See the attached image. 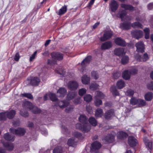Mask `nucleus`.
I'll use <instances>...</instances> for the list:
<instances>
[{"instance_id":"6","label":"nucleus","mask_w":153,"mask_h":153,"mask_svg":"<svg viewBox=\"0 0 153 153\" xmlns=\"http://www.w3.org/2000/svg\"><path fill=\"white\" fill-rule=\"evenodd\" d=\"M112 35V32L111 31H106L104 33L102 36L100 38V40L102 42L105 41L109 39Z\"/></svg>"},{"instance_id":"54","label":"nucleus","mask_w":153,"mask_h":153,"mask_svg":"<svg viewBox=\"0 0 153 153\" xmlns=\"http://www.w3.org/2000/svg\"><path fill=\"white\" fill-rule=\"evenodd\" d=\"M102 100L97 98H95V100L94 101L95 105L96 106H99L102 104Z\"/></svg>"},{"instance_id":"1","label":"nucleus","mask_w":153,"mask_h":153,"mask_svg":"<svg viewBox=\"0 0 153 153\" xmlns=\"http://www.w3.org/2000/svg\"><path fill=\"white\" fill-rule=\"evenodd\" d=\"M16 114V111L14 110L10 111L2 112L0 113V121L5 120L7 118L9 119H12Z\"/></svg>"},{"instance_id":"26","label":"nucleus","mask_w":153,"mask_h":153,"mask_svg":"<svg viewBox=\"0 0 153 153\" xmlns=\"http://www.w3.org/2000/svg\"><path fill=\"white\" fill-rule=\"evenodd\" d=\"M4 139L7 140L13 141L14 140V136L10 135L8 133L4 134Z\"/></svg>"},{"instance_id":"50","label":"nucleus","mask_w":153,"mask_h":153,"mask_svg":"<svg viewBox=\"0 0 153 153\" xmlns=\"http://www.w3.org/2000/svg\"><path fill=\"white\" fill-rule=\"evenodd\" d=\"M149 28H146L144 29V31L145 33V38L148 39L149 38Z\"/></svg>"},{"instance_id":"19","label":"nucleus","mask_w":153,"mask_h":153,"mask_svg":"<svg viewBox=\"0 0 153 153\" xmlns=\"http://www.w3.org/2000/svg\"><path fill=\"white\" fill-rule=\"evenodd\" d=\"M58 105L62 109H63L69 105V102L66 101H61L58 102Z\"/></svg>"},{"instance_id":"49","label":"nucleus","mask_w":153,"mask_h":153,"mask_svg":"<svg viewBox=\"0 0 153 153\" xmlns=\"http://www.w3.org/2000/svg\"><path fill=\"white\" fill-rule=\"evenodd\" d=\"M91 76L94 79H97L99 77V75L97 72L93 71L91 73Z\"/></svg>"},{"instance_id":"13","label":"nucleus","mask_w":153,"mask_h":153,"mask_svg":"<svg viewBox=\"0 0 153 153\" xmlns=\"http://www.w3.org/2000/svg\"><path fill=\"white\" fill-rule=\"evenodd\" d=\"M110 5L111 10L112 12H115L118 9V3L117 1L114 0H112L111 1Z\"/></svg>"},{"instance_id":"11","label":"nucleus","mask_w":153,"mask_h":153,"mask_svg":"<svg viewBox=\"0 0 153 153\" xmlns=\"http://www.w3.org/2000/svg\"><path fill=\"white\" fill-rule=\"evenodd\" d=\"M135 46L137 51L138 52L143 53L144 51V45L142 42H140L136 44Z\"/></svg>"},{"instance_id":"5","label":"nucleus","mask_w":153,"mask_h":153,"mask_svg":"<svg viewBox=\"0 0 153 153\" xmlns=\"http://www.w3.org/2000/svg\"><path fill=\"white\" fill-rule=\"evenodd\" d=\"M127 14L125 10L121 11L120 10L118 14L116 15L117 17L118 16V15H119L120 18L121 19L122 21H124L125 20H130L131 19V18L128 17V16H126Z\"/></svg>"},{"instance_id":"18","label":"nucleus","mask_w":153,"mask_h":153,"mask_svg":"<svg viewBox=\"0 0 153 153\" xmlns=\"http://www.w3.org/2000/svg\"><path fill=\"white\" fill-rule=\"evenodd\" d=\"M135 59L139 61H145L148 59V56L147 54H144L142 57L139 55H137L135 56Z\"/></svg>"},{"instance_id":"58","label":"nucleus","mask_w":153,"mask_h":153,"mask_svg":"<svg viewBox=\"0 0 153 153\" xmlns=\"http://www.w3.org/2000/svg\"><path fill=\"white\" fill-rule=\"evenodd\" d=\"M55 71L56 72L62 76H63L65 74V71L62 69H59V70H57V69H56Z\"/></svg>"},{"instance_id":"7","label":"nucleus","mask_w":153,"mask_h":153,"mask_svg":"<svg viewBox=\"0 0 153 153\" xmlns=\"http://www.w3.org/2000/svg\"><path fill=\"white\" fill-rule=\"evenodd\" d=\"M51 58L55 59L56 61L62 60L63 58V54L59 52H53L51 53Z\"/></svg>"},{"instance_id":"37","label":"nucleus","mask_w":153,"mask_h":153,"mask_svg":"<svg viewBox=\"0 0 153 153\" xmlns=\"http://www.w3.org/2000/svg\"><path fill=\"white\" fill-rule=\"evenodd\" d=\"M143 140L146 145L148 146L149 149H151L152 148V142L149 141L146 137H144Z\"/></svg>"},{"instance_id":"36","label":"nucleus","mask_w":153,"mask_h":153,"mask_svg":"<svg viewBox=\"0 0 153 153\" xmlns=\"http://www.w3.org/2000/svg\"><path fill=\"white\" fill-rule=\"evenodd\" d=\"M3 145L7 150L9 151L12 150L13 148V144L12 143H4L3 144Z\"/></svg>"},{"instance_id":"57","label":"nucleus","mask_w":153,"mask_h":153,"mask_svg":"<svg viewBox=\"0 0 153 153\" xmlns=\"http://www.w3.org/2000/svg\"><path fill=\"white\" fill-rule=\"evenodd\" d=\"M73 136L76 138L81 139L82 138V135L81 134L77 132H74L73 134Z\"/></svg>"},{"instance_id":"63","label":"nucleus","mask_w":153,"mask_h":153,"mask_svg":"<svg viewBox=\"0 0 153 153\" xmlns=\"http://www.w3.org/2000/svg\"><path fill=\"white\" fill-rule=\"evenodd\" d=\"M148 88L150 90H153V82H149L147 85Z\"/></svg>"},{"instance_id":"51","label":"nucleus","mask_w":153,"mask_h":153,"mask_svg":"<svg viewBox=\"0 0 153 153\" xmlns=\"http://www.w3.org/2000/svg\"><path fill=\"white\" fill-rule=\"evenodd\" d=\"M84 100L87 102H90L92 100V97L90 94H87L84 97Z\"/></svg>"},{"instance_id":"23","label":"nucleus","mask_w":153,"mask_h":153,"mask_svg":"<svg viewBox=\"0 0 153 153\" xmlns=\"http://www.w3.org/2000/svg\"><path fill=\"white\" fill-rule=\"evenodd\" d=\"M77 140L74 138H71L69 139L68 141V144L70 146L74 147L76 144Z\"/></svg>"},{"instance_id":"3","label":"nucleus","mask_w":153,"mask_h":153,"mask_svg":"<svg viewBox=\"0 0 153 153\" xmlns=\"http://www.w3.org/2000/svg\"><path fill=\"white\" fill-rule=\"evenodd\" d=\"M10 131L12 133L19 136L24 135L26 132V130L25 128H18L17 129L10 128Z\"/></svg>"},{"instance_id":"30","label":"nucleus","mask_w":153,"mask_h":153,"mask_svg":"<svg viewBox=\"0 0 153 153\" xmlns=\"http://www.w3.org/2000/svg\"><path fill=\"white\" fill-rule=\"evenodd\" d=\"M130 76L131 75L128 71L126 70L123 72L122 77L124 79L126 80L128 79H130Z\"/></svg>"},{"instance_id":"53","label":"nucleus","mask_w":153,"mask_h":153,"mask_svg":"<svg viewBox=\"0 0 153 153\" xmlns=\"http://www.w3.org/2000/svg\"><path fill=\"white\" fill-rule=\"evenodd\" d=\"M99 86V85L96 83L91 84L90 86V88L92 90H95L97 89Z\"/></svg>"},{"instance_id":"48","label":"nucleus","mask_w":153,"mask_h":153,"mask_svg":"<svg viewBox=\"0 0 153 153\" xmlns=\"http://www.w3.org/2000/svg\"><path fill=\"white\" fill-rule=\"evenodd\" d=\"M21 96L25 97L30 99H32L33 98V95L30 93H25L22 94H21Z\"/></svg>"},{"instance_id":"12","label":"nucleus","mask_w":153,"mask_h":153,"mask_svg":"<svg viewBox=\"0 0 153 153\" xmlns=\"http://www.w3.org/2000/svg\"><path fill=\"white\" fill-rule=\"evenodd\" d=\"M114 116V111L113 109L107 110L105 113L104 116L105 119H110Z\"/></svg>"},{"instance_id":"38","label":"nucleus","mask_w":153,"mask_h":153,"mask_svg":"<svg viewBox=\"0 0 153 153\" xmlns=\"http://www.w3.org/2000/svg\"><path fill=\"white\" fill-rule=\"evenodd\" d=\"M139 107H141L146 105V101L141 99H138L137 103V104Z\"/></svg>"},{"instance_id":"45","label":"nucleus","mask_w":153,"mask_h":153,"mask_svg":"<svg viewBox=\"0 0 153 153\" xmlns=\"http://www.w3.org/2000/svg\"><path fill=\"white\" fill-rule=\"evenodd\" d=\"M89 122L93 126H95L97 124V122L96 119L93 117H91L89 119Z\"/></svg>"},{"instance_id":"60","label":"nucleus","mask_w":153,"mask_h":153,"mask_svg":"<svg viewBox=\"0 0 153 153\" xmlns=\"http://www.w3.org/2000/svg\"><path fill=\"white\" fill-rule=\"evenodd\" d=\"M20 114L22 116L25 117H27L29 115L27 111H24V110L21 111Z\"/></svg>"},{"instance_id":"28","label":"nucleus","mask_w":153,"mask_h":153,"mask_svg":"<svg viewBox=\"0 0 153 153\" xmlns=\"http://www.w3.org/2000/svg\"><path fill=\"white\" fill-rule=\"evenodd\" d=\"M153 97V95L152 92H148L145 95V99L148 101H150L152 100Z\"/></svg>"},{"instance_id":"27","label":"nucleus","mask_w":153,"mask_h":153,"mask_svg":"<svg viewBox=\"0 0 153 153\" xmlns=\"http://www.w3.org/2000/svg\"><path fill=\"white\" fill-rule=\"evenodd\" d=\"M82 82L83 84L85 85H87L90 83V77L86 75H84L82 77Z\"/></svg>"},{"instance_id":"33","label":"nucleus","mask_w":153,"mask_h":153,"mask_svg":"<svg viewBox=\"0 0 153 153\" xmlns=\"http://www.w3.org/2000/svg\"><path fill=\"white\" fill-rule=\"evenodd\" d=\"M79 121L83 124H88L86 117L84 114L81 115L79 118Z\"/></svg>"},{"instance_id":"25","label":"nucleus","mask_w":153,"mask_h":153,"mask_svg":"<svg viewBox=\"0 0 153 153\" xmlns=\"http://www.w3.org/2000/svg\"><path fill=\"white\" fill-rule=\"evenodd\" d=\"M91 56H87L82 62L81 63L82 66L83 67H84L85 66L89 63L90 62L91 60Z\"/></svg>"},{"instance_id":"10","label":"nucleus","mask_w":153,"mask_h":153,"mask_svg":"<svg viewBox=\"0 0 153 153\" xmlns=\"http://www.w3.org/2000/svg\"><path fill=\"white\" fill-rule=\"evenodd\" d=\"M131 34L134 37L138 39L142 37L143 32L140 30H135L132 32Z\"/></svg>"},{"instance_id":"40","label":"nucleus","mask_w":153,"mask_h":153,"mask_svg":"<svg viewBox=\"0 0 153 153\" xmlns=\"http://www.w3.org/2000/svg\"><path fill=\"white\" fill-rule=\"evenodd\" d=\"M76 93L74 92H70L68 94L67 96V99L68 100H71L74 98L76 95Z\"/></svg>"},{"instance_id":"35","label":"nucleus","mask_w":153,"mask_h":153,"mask_svg":"<svg viewBox=\"0 0 153 153\" xmlns=\"http://www.w3.org/2000/svg\"><path fill=\"white\" fill-rule=\"evenodd\" d=\"M67 6H64L60 9L58 12L57 14L59 15H61L64 14L67 11Z\"/></svg>"},{"instance_id":"61","label":"nucleus","mask_w":153,"mask_h":153,"mask_svg":"<svg viewBox=\"0 0 153 153\" xmlns=\"http://www.w3.org/2000/svg\"><path fill=\"white\" fill-rule=\"evenodd\" d=\"M68 107H67L65 109V111L66 113H68L71 111L73 110L74 107L73 105H68Z\"/></svg>"},{"instance_id":"43","label":"nucleus","mask_w":153,"mask_h":153,"mask_svg":"<svg viewBox=\"0 0 153 153\" xmlns=\"http://www.w3.org/2000/svg\"><path fill=\"white\" fill-rule=\"evenodd\" d=\"M63 150L62 147L58 146L53 150V153H62Z\"/></svg>"},{"instance_id":"31","label":"nucleus","mask_w":153,"mask_h":153,"mask_svg":"<svg viewBox=\"0 0 153 153\" xmlns=\"http://www.w3.org/2000/svg\"><path fill=\"white\" fill-rule=\"evenodd\" d=\"M103 114L102 110L101 108H98L95 111V116L96 117H100L102 116Z\"/></svg>"},{"instance_id":"44","label":"nucleus","mask_w":153,"mask_h":153,"mask_svg":"<svg viewBox=\"0 0 153 153\" xmlns=\"http://www.w3.org/2000/svg\"><path fill=\"white\" fill-rule=\"evenodd\" d=\"M110 91L113 95L116 96L119 95V93L115 86H112L111 88Z\"/></svg>"},{"instance_id":"34","label":"nucleus","mask_w":153,"mask_h":153,"mask_svg":"<svg viewBox=\"0 0 153 153\" xmlns=\"http://www.w3.org/2000/svg\"><path fill=\"white\" fill-rule=\"evenodd\" d=\"M125 84L124 81L120 80L118 81L117 83V88L119 89L123 88L125 86Z\"/></svg>"},{"instance_id":"22","label":"nucleus","mask_w":153,"mask_h":153,"mask_svg":"<svg viewBox=\"0 0 153 153\" xmlns=\"http://www.w3.org/2000/svg\"><path fill=\"white\" fill-rule=\"evenodd\" d=\"M23 106L24 108L29 109L31 110L33 105V104L28 101H25L23 104Z\"/></svg>"},{"instance_id":"21","label":"nucleus","mask_w":153,"mask_h":153,"mask_svg":"<svg viewBox=\"0 0 153 153\" xmlns=\"http://www.w3.org/2000/svg\"><path fill=\"white\" fill-rule=\"evenodd\" d=\"M114 52L115 54L120 56L124 54V51L123 48H118L114 50Z\"/></svg>"},{"instance_id":"9","label":"nucleus","mask_w":153,"mask_h":153,"mask_svg":"<svg viewBox=\"0 0 153 153\" xmlns=\"http://www.w3.org/2000/svg\"><path fill=\"white\" fill-rule=\"evenodd\" d=\"M114 139V136L112 134L107 135L103 139V141L105 143L113 142Z\"/></svg>"},{"instance_id":"47","label":"nucleus","mask_w":153,"mask_h":153,"mask_svg":"<svg viewBox=\"0 0 153 153\" xmlns=\"http://www.w3.org/2000/svg\"><path fill=\"white\" fill-rule=\"evenodd\" d=\"M48 96L51 100L52 101H55L57 100V98L55 94L50 93L49 94Z\"/></svg>"},{"instance_id":"32","label":"nucleus","mask_w":153,"mask_h":153,"mask_svg":"<svg viewBox=\"0 0 153 153\" xmlns=\"http://www.w3.org/2000/svg\"><path fill=\"white\" fill-rule=\"evenodd\" d=\"M128 134L127 133L123 131H120L118 133L117 137L120 139H122L127 137Z\"/></svg>"},{"instance_id":"8","label":"nucleus","mask_w":153,"mask_h":153,"mask_svg":"<svg viewBox=\"0 0 153 153\" xmlns=\"http://www.w3.org/2000/svg\"><path fill=\"white\" fill-rule=\"evenodd\" d=\"M78 85V83L75 81H70L68 84V88L72 90L76 89Z\"/></svg>"},{"instance_id":"56","label":"nucleus","mask_w":153,"mask_h":153,"mask_svg":"<svg viewBox=\"0 0 153 153\" xmlns=\"http://www.w3.org/2000/svg\"><path fill=\"white\" fill-rule=\"evenodd\" d=\"M121 74L119 72H116L113 73L112 78L114 79H117L120 76Z\"/></svg>"},{"instance_id":"29","label":"nucleus","mask_w":153,"mask_h":153,"mask_svg":"<svg viewBox=\"0 0 153 153\" xmlns=\"http://www.w3.org/2000/svg\"><path fill=\"white\" fill-rule=\"evenodd\" d=\"M31 111L34 114H39L40 113L42 112V110L40 108L34 105Z\"/></svg>"},{"instance_id":"20","label":"nucleus","mask_w":153,"mask_h":153,"mask_svg":"<svg viewBox=\"0 0 153 153\" xmlns=\"http://www.w3.org/2000/svg\"><path fill=\"white\" fill-rule=\"evenodd\" d=\"M131 26L130 22H124L120 24V27L121 28L125 30L129 29Z\"/></svg>"},{"instance_id":"14","label":"nucleus","mask_w":153,"mask_h":153,"mask_svg":"<svg viewBox=\"0 0 153 153\" xmlns=\"http://www.w3.org/2000/svg\"><path fill=\"white\" fill-rule=\"evenodd\" d=\"M67 90L65 88L62 87L59 89L57 91L58 97H63L66 94Z\"/></svg>"},{"instance_id":"17","label":"nucleus","mask_w":153,"mask_h":153,"mask_svg":"<svg viewBox=\"0 0 153 153\" xmlns=\"http://www.w3.org/2000/svg\"><path fill=\"white\" fill-rule=\"evenodd\" d=\"M115 43L117 45L120 46H125L126 45L125 41L120 37L116 39L115 40Z\"/></svg>"},{"instance_id":"42","label":"nucleus","mask_w":153,"mask_h":153,"mask_svg":"<svg viewBox=\"0 0 153 153\" xmlns=\"http://www.w3.org/2000/svg\"><path fill=\"white\" fill-rule=\"evenodd\" d=\"M131 26L134 27H137L140 28H142L143 26L140 23L138 22H135L131 24Z\"/></svg>"},{"instance_id":"24","label":"nucleus","mask_w":153,"mask_h":153,"mask_svg":"<svg viewBox=\"0 0 153 153\" xmlns=\"http://www.w3.org/2000/svg\"><path fill=\"white\" fill-rule=\"evenodd\" d=\"M40 82V79L39 78L34 77L31 79L30 84L32 85H37Z\"/></svg>"},{"instance_id":"55","label":"nucleus","mask_w":153,"mask_h":153,"mask_svg":"<svg viewBox=\"0 0 153 153\" xmlns=\"http://www.w3.org/2000/svg\"><path fill=\"white\" fill-rule=\"evenodd\" d=\"M56 61L55 59H48L47 61V64L50 65H53L56 64Z\"/></svg>"},{"instance_id":"62","label":"nucleus","mask_w":153,"mask_h":153,"mask_svg":"<svg viewBox=\"0 0 153 153\" xmlns=\"http://www.w3.org/2000/svg\"><path fill=\"white\" fill-rule=\"evenodd\" d=\"M129 73L131 75H135L137 74V70L136 68H133L129 71Z\"/></svg>"},{"instance_id":"46","label":"nucleus","mask_w":153,"mask_h":153,"mask_svg":"<svg viewBox=\"0 0 153 153\" xmlns=\"http://www.w3.org/2000/svg\"><path fill=\"white\" fill-rule=\"evenodd\" d=\"M129 60L128 57L127 56H123L121 59V62L123 64L125 65L128 63Z\"/></svg>"},{"instance_id":"39","label":"nucleus","mask_w":153,"mask_h":153,"mask_svg":"<svg viewBox=\"0 0 153 153\" xmlns=\"http://www.w3.org/2000/svg\"><path fill=\"white\" fill-rule=\"evenodd\" d=\"M121 7L124 8L126 10H134V7L131 5L126 4H121L120 5Z\"/></svg>"},{"instance_id":"59","label":"nucleus","mask_w":153,"mask_h":153,"mask_svg":"<svg viewBox=\"0 0 153 153\" xmlns=\"http://www.w3.org/2000/svg\"><path fill=\"white\" fill-rule=\"evenodd\" d=\"M86 92V89L85 88H82L80 89L79 91V94L80 96H82Z\"/></svg>"},{"instance_id":"52","label":"nucleus","mask_w":153,"mask_h":153,"mask_svg":"<svg viewBox=\"0 0 153 153\" xmlns=\"http://www.w3.org/2000/svg\"><path fill=\"white\" fill-rule=\"evenodd\" d=\"M138 99L134 97L132 98L130 100V102L131 104L132 105H137L138 102Z\"/></svg>"},{"instance_id":"16","label":"nucleus","mask_w":153,"mask_h":153,"mask_svg":"<svg viewBox=\"0 0 153 153\" xmlns=\"http://www.w3.org/2000/svg\"><path fill=\"white\" fill-rule=\"evenodd\" d=\"M128 143L131 146H134L137 143V140L133 136H129L128 137Z\"/></svg>"},{"instance_id":"15","label":"nucleus","mask_w":153,"mask_h":153,"mask_svg":"<svg viewBox=\"0 0 153 153\" xmlns=\"http://www.w3.org/2000/svg\"><path fill=\"white\" fill-rule=\"evenodd\" d=\"M112 43L110 41H108L102 44L101 48L102 50H104L108 49L112 46Z\"/></svg>"},{"instance_id":"2","label":"nucleus","mask_w":153,"mask_h":153,"mask_svg":"<svg viewBox=\"0 0 153 153\" xmlns=\"http://www.w3.org/2000/svg\"><path fill=\"white\" fill-rule=\"evenodd\" d=\"M76 127L77 129L81 130L84 133L89 131L91 128V126L88 124H83L82 126L80 123H77Z\"/></svg>"},{"instance_id":"4","label":"nucleus","mask_w":153,"mask_h":153,"mask_svg":"<svg viewBox=\"0 0 153 153\" xmlns=\"http://www.w3.org/2000/svg\"><path fill=\"white\" fill-rule=\"evenodd\" d=\"M100 143L97 141H95L91 144V152H94L97 153L98 150L101 147Z\"/></svg>"},{"instance_id":"64","label":"nucleus","mask_w":153,"mask_h":153,"mask_svg":"<svg viewBox=\"0 0 153 153\" xmlns=\"http://www.w3.org/2000/svg\"><path fill=\"white\" fill-rule=\"evenodd\" d=\"M134 91L131 90H128L126 93V94L129 96H132L134 94Z\"/></svg>"},{"instance_id":"41","label":"nucleus","mask_w":153,"mask_h":153,"mask_svg":"<svg viewBox=\"0 0 153 153\" xmlns=\"http://www.w3.org/2000/svg\"><path fill=\"white\" fill-rule=\"evenodd\" d=\"M95 98H97L99 97L101 99L104 98V94L100 91H97L95 92Z\"/></svg>"}]
</instances>
